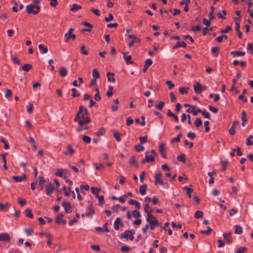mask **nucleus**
<instances>
[{
	"mask_svg": "<svg viewBox=\"0 0 253 253\" xmlns=\"http://www.w3.org/2000/svg\"><path fill=\"white\" fill-rule=\"evenodd\" d=\"M139 140L140 143V144L142 145V144L146 143L147 141V137L146 136L140 137Z\"/></svg>",
	"mask_w": 253,
	"mask_h": 253,
	"instance_id": "57",
	"label": "nucleus"
},
{
	"mask_svg": "<svg viewBox=\"0 0 253 253\" xmlns=\"http://www.w3.org/2000/svg\"><path fill=\"white\" fill-rule=\"evenodd\" d=\"M10 236L7 233H0V241L8 242L10 240Z\"/></svg>",
	"mask_w": 253,
	"mask_h": 253,
	"instance_id": "7",
	"label": "nucleus"
},
{
	"mask_svg": "<svg viewBox=\"0 0 253 253\" xmlns=\"http://www.w3.org/2000/svg\"><path fill=\"white\" fill-rule=\"evenodd\" d=\"M235 233L236 234H241L243 233V229L241 226L236 225L235 226Z\"/></svg>",
	"mask_w": 253,
	"mask_h": 253,
	"instance_id": "34",
	"label": "nucleus"
},
{
	"mask_svg": "<svg viewBox=\"0 0 253 253\" xmlns=\"http://www.w3.org/2000/svg\"><path fill=\"white\" fill-rule=\"evenodd\" d=\"M106 132V129L104 127H101L98 129V130L96 132V134L97 136H100L103 135Z\"/></svg>",
	"mask_w": 253,
	"mask_h": 253,
	"instance_id": "43",
	"label": "nucleus"
},
{
	"mask_svg": "<svg viewBox=\"0 0 253 253\" xmlns=\"http://www.w3.org/2000/svg\"><path fill=\"white\" fill-rule=\"evenodd\" d=\"M81 53L84 55H87L88 54V51L85 49V47L84 45H83L81 47L80 49Z\"/></svg>",
	"mask_w": 253,
	"mask_h": 253,
	"instance_id": "52",
	"label": "nucleus"
},
{
	"mask_svg": "<svg viewBox=\"0 0 253 253\" xmlns=\"http://www.w3.org/2000/svg\"><path fill=\"white\" fill-rule=\"evenodd\" d=\"M12 178L15 181L19 182L24 181L26 178V175L23 174L21 176H13Z\"/></svg>",
	"mask_w": 253,
	"mask_h": 253,
	"instance_id": "18",
	"label": "nucleus"
},
{
	"mask_svg": "<svg viewBox=\"0 0 253 253\" xmlns=\"http://www.w3.org/2000/svg\"><path fill=\"white\" fill-rule=\"evenodd\" d=\"M65 171V170L64 169H58L57 171V172L56 173V175H58L60 177L63 176V177L65 179H66L67 176L66 175H63V172Z\"/></svg>",
	"mask_w": 253,
	"mask_h": 253,
	"instance_id": "38",
	"label": "nucleus"
},
{
	"mask_svg": "<svg viewBox=\"0 0 253 253\" xmlns=\"http://www.w3.org/2000/svg\"><path fill=\"white\" fill-rule=\"evenodd\" d=\"M128 203L130 205H134L137 210L140 209V204L138 201L134 200H130Z\"/></svg>",
	"mask_w": 253,
	"mask_h": 253,
	"instance_id": "22",
	"label": "nucleus"
},
{
	"mask_svg": "<svg viewBox=\"0 0 253 253\" xmlns=\"http://www.w3.org/2000/svg\"><path fill=\"white\" fill-rule=\"evenodd\" d=\"M107 223H105L102 227H97L95 229L97 231L101 232H109V230L107 226Z\"/></svg>",
	"mask_w": 253,
	"mask_h": 253,
	"instance_id": "20",
	"label": "nucleus"
},
{
	"mask_svg": "<svg viewBox=\"0 0 253 253\" xmlns=\"http://www.w3.org/2000/svg\"><path fill=\"white\" fill-rule=\"evenodd\" d=\"M95 213V211L91 204H88L86 208V216L88 217L92 216Z\"/></svg>",
	"mask_w": 253,
	"mask_h": 253,
	"instance_id": "8",
	"label": "nucleus"
},
{
	"mask_svg": "<svg viewBox=\"0 0 253 253\" xmlns=\"http://www.w3.org/2000/svg\"><path fill=\"white\" fill-rule=\"evenodd\" d=\"M241 119L242 121V125L243 126H245L246 125V123L247 122L248 119L247 118V115L245 112H242Z\"/></svg>",
	"mask_w": 253,
	"mask_h": 253,
	"instance_id": "30",
	"label": "nucleus"
},
{
	"mask_svg": "<svg viewBox=\"0 0 253 253\" xmlns=\"http://www.w3.org/2000/svg\"><path fill=\"white\" fill-rule=\"evenodd\" d=\"M188 89V88L181 87L179 88V91L181 94H184L185 93H187Z\"/></svg>",
	"mask_w": 253,
	"mask_h": 253,
	"instance_id": "53",
	"label": "nucleus"
},
{
	"mask_svg": "<svg viewBox=\"0 0 253 253\" xmlns=\"http://www.w3.org/2000/svg\"><path fill=\"white\" fill-rule=\"evenodd\" d=\"M253 138V135H250L249 137L247 138L246 145L248 146L253 145V141H250L251 139H252Z\"/></svg>",
	"mask_w": 253,
	"mask_h": 253,
	"instance_id": "50",
	"label": "nucleus"
},
{
	"mask_svg": "<svg viewBox=\"0 0 253 253\" xmlns=\"http://www.w3.org/2000/svg\"><path fill=\"white\" fill-rule=\"evenodd\" d=\"M119 225L123 226V224L121 222V219L120 217H117L114 223V229L116 230H119L120 227Z\"/></svg>",
	"mask_w": 253,
	"mask_h": 253,
	"instance_id": "15",
	"label": "nucleus"
},
{
	"mask_svg": "<svg viewBox=\"0 0 253 253\" xmlns=\"http://www.w3.org/2000/svg\"><path fill=\"white\" fill-rule=\"evenodd\" d=\"M204 216V212L200 211H197L195 213V218L198 219L202 218Z\"/></svg>",
	"mask_w": 253,
	"mask_h": 253,
	"instance_id": "37",
	"label": "nucleus"
},
{
	"mask_svg": "<svg viewBox=\"0 0 253 253\" xmlns=\"http://www.w3.org/2000/svg\"><path fill=\"white\" fill-rule=\"evenodd\" d=\"M164 102H163V101H160L158 104L157 105H155V109H158V110H162L163 108V107L164 106Z\"/></svg>",
	"mask_w": 253,
	"mask_h": 253,
	"instance_id": "44",
	"label": "nucleus"
},
{
	"mask_svg": "<svg viewBox=\"0 0 253 253\" xmlns=\"http://www.w3.org/2000/svg\"><path fill=\"white\" fill-rule=\"evenodd\" d=\"M177 159L178 161L182 162L183 163H185V155L183 154H181L180 155H178L177 157Z\"/></svg>",
	"mask_w": 253,
	"mask_h": 253,
	"instance_id": "46",
	"label": "nucleus"
},
{
	"mask_svg": "<svg viewBox=\"0 0 253 253\" xmlns=\"http://www.w3.org/2000/svg\"><path fill=\"white\" fill-rule=\"evenodd\" d=\"M147 185L146 184L141 185L139 187V192L141 195L143 196L146 192Z\"/></svg>",
	"mask_w": 253,
	"mask_h": 253,
	"instance_id": "31",
	"label": "nucleus"
},
{
	"mask_svg": "<svg viewBox=\"0 0 253 253\" xmlns=\"http://www.w3.org/2000/svg\"><path fill=\"white\" fill-rule=\"evenodd\" d=\"M83 24L84 26L89 27V29H83L82 30L83 31H84V32H90L91 31V29L93 28V26L91 24H90L87 22H84Z\"/></svg>",
	"mask_w": 253,
	"mask_h": 253,
	"instance_id": "33",
	"label": "nucleus"
},
{
	"mask_svg": "<svg viewBox=\"0 0 253 253\" xmlns=\"http://www.w3.org/2000/svg\"><path fill=\"white\" fill-rule=\"evenodd\" d=\"M56 222L58 224H60V223L65 224L66 222V220L63 219V215L59 214L56 217Z\"/></svg>",
	"mask_w": 253,
	"mask_h": 253,
	"instance_id": "21",
	"label": "nucleus"
},
{
	"mask_svg": "<svg viewBox=\"0 0 253 253\" xmlns=\"http://www.w3.org/2000/svg\"><path fill=\"white\" fill-rule=\"evenodd\" d=\"M83 140L86 143H89L91 141V138L89 136L84 135L83 137Z\"/></svg>",
	"mask_w": 253,
	"mask_h": 253,
	"instance_id": "55",
	"label": "nucleus"
},
{
	"mask_svg": "<svg viewBox=\"0 0 253 253\" xmlns=\"http://www.w3.org/2000/svg\"><path fill=\"white\" fill-rule=\"evenodd\" d=\"M114 74L113 73L108 72L107 73V77L108 78V81L110 82H115V79L114 78Z\"/></svg>",
	"mask_w": 253,
	"mask_h": 253,
	"instance_id": "27",
	"label": "nucleus"
},
{
	"mask_svg": "<svg viewBox=\"0 0 253 253\" xmlns=\"http://www.w3.org/2000/svg\"><path fill=\"white\" fill-rule=\"evenodd\" d=\"M38 47L41 51H42L43 53H46L48 51L47 47H44L43 45L40 44L39 45Z\"/></svg>",
	"mask_w": 253,
	"mask_h": 253,
	"instance_id": "39",
	"label": "nucleus"
},
{
	"mask_svg": "<svg viewBox=\"0 0 253 253\" xmlns=\"http://www.w3.org/2000/svg\"><path fill=\"white\" fill-rule=\"evenodd\" d=\"M114 137L117 140V141L120 142L121 141V137L120 136V133L117 131H115L113 134Z\"/></svg>",
	"mask_w": 253,
	"mask_h": 253,
	"instance_id": "48",
	"label": "nucleus"
},
{
	"mask_svg": "<svg viewBox=\"0 0 253 253\" xmlns=\"http://www.w3.org/2000/svg\"><path fill=\"white\" fill-rule=\"evenodd\" d=\"M129 164L131 166L133 167L134 168L136 169L138 168V164L136 160L135 157L134 156H132L130 157V160L129 161Z\"/></svg>",
	"mask_w": 253,
	"mask_h": 253,
	"instance_id": "16",
	"label": "nucleus"
},
{
	"mask_svg": "<svg viewBox=\"0 0 253 253\" xmlns=\"http://www.w3.org/2000/svg\"><path fill=\"white\" fill-rule=\"evenodd\" d=\"M226 15V12L224 10H222V11H219L217 14V15L219 18H222L223 19H225L226 18V17L224 16V15L225 16Z\"/></svg>",
	"mask_w": 253,
	"mask_h": 253,
	"instance_id": "47",
	"label": "nucleus"
},
{
	"mask_svg": "<svg viewBox=\"0 0 253 253\" xmlns=\"http://www.w3.org/2000/svg\"><path fill=\"white\" fill-rule=\"evenodd\" d=\"M59 73L61 77H65L67 74V70L64 67H62L60 68Z\"/></svg>",
	"mask_w": 253,
	"mask_h": 253,
	"instance_id": "25",
	"label": "nucleus"
},
{
	"mask_svg": "<svg viewBox=\"0 0 253 253\" xmlns=\"http://www.w3.org/2000/svg\"><path fill=\"white\" fill-rule=\"evenodd\" d=\"M74 31V29L73 28H71L69 29L68 32L65 34V42H68V40L69 39L75 40L76 36L75 34H73L72 33Z\"/></svg>",
	"mask_w": 253,
	"mask_h": 253,
	"instance_id": "4",
	"label": "nucleus"
},
{
	"mask_svg": "<svg viewBox=\"0 0 253 253\" xmlns=\"http://www.w3.org/2000/svg\"><path fill=\"white\" fill-rule=\"evenodd\" d=\"M135 149L137 152H140L144 150V147L141 144H138L135 146Z\"/></svg>",
	"mask_w": 253,
	"mask_h": 253,
	"instance_id": "63",
	"label": "nucleus"
},
{
	"mask_svg": "<svg viewBox=\"0 0 253 253\" xmlns=\"http://www.w3.org/2000/svg\"><path fill=\"white\" fill-rule=\"evenodd\" d=\"M219 51V48L218 46L212 47L211 49V54L215 57H217Z\"/></svg>",
	"mask_w": 253,
	"mask_h": 253,
	"instance_id": "23",
	"label": "nucleus"
},
{
	"mask_svg": "<svg viewBox=\"0 0 253 253\" xmlns=\"http://www.w3.org/2000/svg\"><path fill=\"white\" fill-rule=\"evenodd\" d=\"M75 153V150L70 144H68L66 147V151L64 152L65 155H73Z\"/></svg>",
	"mask_w": 253,
	"mask_h": 253,
	"instance_id": "17",
	"label": "nucleus"
},
{
	"mask_svg": "<svg viewBox=\"0 0 253 253\" xmlns=\"http://www.w3.org/2000/svg\"><path fill=\"white\" fill-rule=\"evenodd\" d=\"M113 88L114 87L112 86H109V90L106 93V95L108 96H111L113 95L112 91L113 90Z\"/></svg>",
	"mask_w": 253,
	"mask_h": 253,
	"instance_id": "62",
	"label": "nucleus"
},
{
	"mask_svg": "<svg viewBox=\"0 0 253 253\" xmlns=\"http://www.w3.org/2000/svg\"><path fill=\"white\" fill-rule=\"evenodd\" d=\"M126 125L127 126H130L133 123V120L131 117H128L126 118Z\"/></svg>",
	"mask_w": 253,
	"mask_h": 253,
	"instance_id": "64",
	"label": "nucleus"
},
{
	"mask_svg": "<svg viewBox=\"0 0 253 253\" xmlns=\"http://www.w3.org/2000/svg\"><path fill=\"white\" fill-rule=\"evenodd\" d=\"M41 8L39 6L30 4L26 6V12L28 14H38L40 11Z\"/></svg>",
	"mask_w": 253,
	"mask_h": 253,
	"instance_id": "2",
	"label": "nucleus"
},
{
	"mask_svg": "<svg viewBox=\"0 0 253 253\" xmlns=\"http://www.w3.org/2000/svg\"><path fill=\"white\" fill-rule=\"evenodd\" d=\"M184 107L187 108L185 111H206L205 109L202 110L197 107L196 106L190 105L188 104H184Z\"/></svg>",
	"mask_w": 253,
	"mask_h": 253,
	"instance_id": "9",
	"label": "nucleus"
},
{
	"mask_svg": "<svg viewBox=\"0 0 253 253\" xmlns=\"http://www.w3.org/2000/svg\"><path fill=\"white\" fill-rule=\"evenodd\" d=\"M80 189L81 190V192H84V190L85 191H88L89 189V186L88 185H82L80 186Z\"/></svg>",
	"mask_w": 253,
	"mask_h": 253,
	"instance_id": "49",
	"label": "nucleus"
},
{
	"mask_svg": "<svg viewBox=\"0 0 253 253\" xmlns=\"http://www.w3.org/2000/svg\"><path fill=\"white\" fill-rule=\"evenodd\" d=\"M90 11L98 16L100 15V11L98 9H94L92 7L90 8Z\"/></svg>",
	"mask_w": 253,
	"mask_h": 253,
	"instance_id": "61",
	"label": "nucleus"
},
{
	"mask_svg": "<svg viewBox=\"0 0 253 253\" xmlns=\"http://www.w3.org/2000/svg\"><path fill=\"white\" fill-rule=\"evenodd\" d=\"M186 44L185 42H184L183 41L182 42L179 41L177 42V44L176 45L173 46V48L176 49L180 47H186Z\"/></svg>",
	"mask_w": 253,
	"mask_h": 253,
	"instance_id": "32",
	"label": "nucleus"
},
{
	"mask_svg": "<svg viewBox=\"0 0 253 253\" xmlns=\"http://www.w3.org/2000/svg\"><path fill=\"white\" fill-rule=\"evenodd\" d=\"M162 174L160 172L156 173L155 175V184H160L161 185H164V182L162 179Z\"/></svg>",
	"mask_w": 253,
	"mask_h": 253,
	"instance_id": "6",
	"label": "nucleus"
},
{
	"mask_svg": "<svg viewBox=\"0 0 253 253\" xmlns=\"http://www.w3.org/2000/svg\"><path fill=\"white\" fill-rule=\"evenodd\" d=\"M183 189L186 191V193L188 195L189 198H191V193L193 192V189L190 187H188L187 186L184 187Z\"/></svg>",
	"mask_w": 253,
	"mask_h": 253,
	"instance_id": "36",
	"label": "nucleus"
},
{
	"mask_svg": "<svg viewBox=\"0 0 253 253\" xmlns=\"http://www.w3.org/2000/svg\"><path fill=\"white\" fill-rule=\"evenodd\" d=\"M214 9V7L213 6L210 7L211 11L209 13L210 20H213L214 18V16H213Z\"/></svg>",
	"mask_w": 253,
	"mask_h": 253,
	"instance_id": "40",
	"label": "nucleus"
},
{
	"mask_svg": "<svg viewBox=\"0 0 253 253\" xmlns=\"http://www.w3.org/2000/svg\"><path fill=\"white\" fill-rule=\"evenodd\" d=\"M135 234V231L133 230H126L121 235V238L128 239L132 241L134 239L133 235Z\"/></svg>",
	"mask_w": 253,
	"mask_h": 253,
	"instance_id": "3",
	"label": "nucleus"
},
{
	"mask_svg": "<svg viewBox=\"0 0 253 253\" xmlns=\"http://www.w3.org/2000/svg\"><path fill=\"white\" fill-rule=\"evenodd\" d=\"M230 53L235 57L243 56L245 55V52L244 51H233L231 52Z\"/></svg>",
	"mask_w": 253,
	"mask_h": 253,
	"instance_id": "24",
	"label": "nucleus"
},
{
	"mask_svg": "<svg viewBox=\"0 0 253 253\" xmlns=\"http://www.w3.org/2000/svg\"><path fill=\"white\" fill-rule=\"evenodd\" d=\"M146 221L149 223H153V224H159V222L157 218L151 213L147 214Z\"/></svg>",
	"mask_w": 253,
	"mask_h": 253,
	"instance_id": "5",
	"label": "nucleus"
},
{
	"mask_svg": "<svg viewBox=\"0 0 253 253\" xmlns=\"http://www.w3.org/2000/svg\"><path fill=\"white\" fill-rule=\"evenodd\" d=\"M149 152H146L145 153L146 156L145 158L142 160V163H145V162L149 163L153 162L155 160L154 155H149Z\"/></svg>",
	"mask_w": 253,
	"mask_h": 253,
	"instance_id": "10",
	"label": "nucleus"
},
{
	"mask_svg": "<svg viewBox=\"0 0 253 253\" xmlns=\"http://www.w3.org/2000/svg\"><path fill=\"white\" fill-rule=\"evenodd\" d=\"M62 206L64 207V210L67 213H70L72 212V208L71 204L69 202H63L62 203Z\"/></svg>",
	"mask_w": 253,
	"mask_h": 253,
	"instance_id": "13",
	"label": "nucleus"
},
{
	"mask_svg": "<svg viewBox=\"0 0 253 253\" xmlns=\"http://www.w3.org/2000/svg\"><path fill=\"white\" fill-rule=\"evenodd\" d=\"M232 232L230 231L228 233H224L223 234L224 239L227 242L228 244H230L232 242V239L231 237Z\"/></svg>",
	"mask_w": 253,
	"mask_h": 253,
	"instance_id": "14",
	"label": "nucleus"
},
{
	"mask_svg": "<svg viewBox=\"0 0 253 253\" xmlns=\"http://www.w3.org/2000/svg\"><path fill=\"white\" fill-rule=\"evenodd\" d=\"M100 189L98 188H95L93 187H91V191L92 194L96 195H98L99 192L100 191Z\"/></svg>",
	"mask_w": 253,
	"mask_h": 253,
	"instance_id": "41",
	"label": "nucleus"
},
{
	"mask_svg": "<svg viewBox=\"0 0 253 253\" xmlns=\"http://www.w3.org/2000/svg\"><path fill=\"white\" fill-rule=\"evenodd\" d=\"M54 189V186L53 184L51 183H47L45 186V192L46 194L48 195H50L53 191Z\"/></svg>",
	"mask_w": 253,
	"mask_h": 253,
	"instance_id": "11",
	"label": "nucleus"
},
{
	"mask_svg": "<svg viewBox=\"0 0 253 253\" xmlns=\"http://www.w3.org/2000/svg\"><path fill=\"white\" fill-rule=\"evenodd\" d=\"M132 214L134 218H139L141 216V214L138 210H134L132 211Z\"/></svg>",
	"mask_w": 253,
	"mask_h": 253,
	"instance_id": "45",
	"label": "nucleus"
},
{
	"mask_svg": "<svg viewBox=\"0 0 253 253\" xmlns=\"http://www.w3.org/2000/svg\"><path fill=\"white\" fill-rule=\"evenodd\" d=\"M29 142L31 144V145L33 147V150L36 151L37 149V146L36 145V142H35L34 139L33 137L30 136L29 137Z\"/></svg>",
	"mask_w": 253,
	"mask_h": 253,
	"instance_id": "28",
	"label": "nucleus"
},
{
	"mask_svg": "<svg viewBox=\"0 0 253 253\" xmlns=\"http://www.w3.org/2000/svg\"><path fill=\"white\" fill-rule=\"evenodd\" d=\"M93 79H98L100 78V74L96 69H94L92 71Z\"/></svg>",
	"mask_w": 253,
	"mask_h": 253,
	"instance_id": "35",
	"label": "nucleus"
},
{
	"mask_svg": "<svg viewBox=\"0 0 253 253\" xmlns=\"http://www.w3.org/2000/svg\"><path fill=\"white\" fill-rule=\"evenodd\" d=\"M130 250V248L128 246H124L121 247V251L123 252H127Z\"/></svg>",
	"mask_w": 253,
	"mask_h": 253,
	"instance_id": "60",
	"label": "nucleus"
},
{
	"mask_svg": "<svg viewBox=\"0 0 253 253\" xmlns=\"http://www.w3.org/2000/svg\"><path fill=\"white\" fill-rule=\"evenodd\" d=\"M31 65L29 64H26L22 66V69L26 72H28L31 69Z\"/></svg>",
	"mask_w": 253,
	"mask_h": 253,
	"instance_id": "42",
	"label": "nucleus"
},
{
	"mask_svg": "<svg viewBox=\"0 0 253 253\" xmlns=\"http://www.w3.org/2000/svg\"><path fill=\"white\" fill-rule=\"evenodd\" d=\"M207 228V230H202L201 231V233L203 234H210L212 231V229L209 226H208Z\"/></svg>",
	"mask_w": 253,
	"mask_h": 253,
	"instance_id": "54",
	"label": "nucleus"
},
{
	"mask_svg": "<svg viewBox=\"0 0 253 253\" xmlns=\"http://www.w3.org/2000/svg\"><path fill=\"white\" fill-rule=\"evenodd\" d=\"M25 211L26 212V216L27 217L30 218H32L33 217V214L31 210L28 209Z\"/></svg>",
	"mask_w": 253,
	"mask_h": 253,
	"instance_id": "56",
	"label": "nucleus"
},
{
	"mask_svg": "<svg viewBox=\"0 0 253 253\" xmlns=\"http://www.w3.org/2000/svg\"><path fill=\"white\" fill-rule=\"evenodd\" d=\"M123 58L125 60L126 63L128 64H133V62L131 60H132V57L130 55H126V53H124L123 54Z\"/></svg>",
	"mask_w": 253,
	"mask_h": 253,
	"instance_id": "19",
	"label": "nucleus"
},
{
	"mask_svg": "<svg viewBox=\"0 0 253 253\" xmlns=\"http://www.w3.org/2000/svg\"><path fill=\"white\" fill-rule=\"evenodd\" d=\"M246 251L247 248L246 247H240L236 251V253H244Z\"/></svg>",
	"mask_w": 253,
	"mask_h": 253,
	"instance_id": "59",
	"label": "nucleus"
},
{
	"mask_svg": "<svg viewBox=\"0 0 253 253\" xmlns=\"http://www.w3.org/2000/svg\"><path fill=\"white\" fill-rule=\"evenodd\" d=\"M165 145L164 144H161L159 146V151L163 157V158H166V155L164 153V151H165Z\"/></svg>",
	"mask_w": 253,
	"mask_h": 253,
	"instance_id": "29",
	"label": "nucleus"
},
{
	"mask_svg": "<svg viewBox=\"0 0 253 253\" xmlns=\"http://www.w3.org/2000/svg\"><path fill=\"white\" fill-rule=\"evenodd\" d=\"M0 142L3 143L4 144V148L5 149H9V145L7 143V142L5 141V140L2 138L0 140Z\"/></svg>",
	"mask_w": 253,
	"mask_h": 253,
	"instance_id": "58",
	"label": "nucleus"
},
{
	"mask_svg": "<svg viewBox=\"0 0 253 253\" xmlns=\"http://www.w3.org/2000/svg\"><path fill=\"white\" fill-rule=\"evenodd\" d=\"M202 124V122L201 121V120L199 118H197L195 121V125L196 127H199L200 126H201Z\"/></svg>",
	"mask_w": 253,
	"mask_h": 253,
	"instance_id": "51",
	"label": "nucleus"
},
{
	"mask_svg": "<svg viewBox=\"0 0 253 253\" xmlns=\"http://www.w3.org/2000/svg\"><path fill=\"white\" fill-rule=\"evenodd\" d=\"M82 8V6L77 3H74L70 5V10L72 12H75Z\"/></svg>",
	"mask_w": 253,
	"mask_h": 253,
	"instance_id": "26",
	"label": "nucleus"
},
{
	"mask_svg": "<svg viewBox=\"0 0 253 253\" xmlns=\"http://www.w3.org/2000/svg\"><path fill=\"white\" fill-rule=\"evenodd\" d=\"M194 89L196 93H200L204 90L205 88L203 87L201 84L197 82L194 86Z\"/></svg>",
	"mask_w": 253,
	"mask_h": 253,
	"instance_id": "12",
	"label": "nucleus"
},
{
	"mask_svg": "<svg viewBox=\"0 0 253 253\" xmlns=\"http://www.w3.org/2000/svg\"><path fill=\"white\" fill-rule=\"evenodd\" d=\"M88 112H78L75 118V121H78L80 126L88 123L90 122Z\"/></svg>",
	"mask_w": 253,
	"mask_h": 253,
	"instance_id": "1",
	"label": "nucleus"
}]
</instances>
